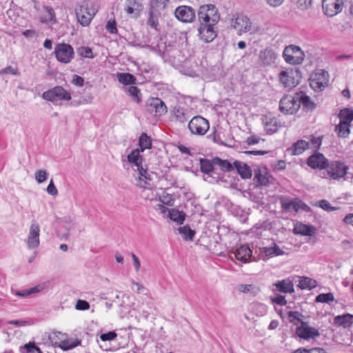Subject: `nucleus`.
Instances as JSON below:
<instances>
[{
    "label": "nucleus",
    "instance_id": "1",
    "mask_svg": "<svg viewBox=\"0 0 353 353\" xmlns=\"http://www.w3.org/2000/svg\"><path fill=\"white\" fill-rule=\"evenodd\" d=\"M139 149L133 150L127 157L128 162L133 167L137 176H134L137 185L141 188H148L150 181L152 180L150 174L147 170L143 167V157Z\"/></svg>",
    "mask_w": 353,
    "mask_h": 353
},
{
    "label": "nucleus",
    "instance_id": "2",
    "mask_svg": "<svg viewBox=\"0 0 353 353\" xmlns=\"http://www.w3.org/2000/svg\"><path fill=\"white\" fill-rule=\"evenodd\" d=\"M229 29L234 30L238 35L249 32L250 34H256L262 29L257 24L251 22L249 17L243 14L236 13L232 14L228 21Z\"/></svg>",
    "mask_w": 353,
    "mask_h": 353
},
{
    "label": "nucleus",
    "instance_id": "3",
    "mask_svg": "<svg viewBox=\"0 0 353 353\" xmlns=\"http://www.w3.org/2000/svg\"><path fill=\"white\" fill-rule=\"evenodd\" d=\"M198 19L201 25L216 26L220 20V14L214 5L204 4L199 9Z\"/></svg>",
    "mask_w": 353,
    "mask_h": 353
},
{
    "label": "nucleus",
    "instance_id": "4",
    "mask_svg": "<svg viewBox=\"0 0 353 353\" xmlns=\"http://www.w3.org/2000/svg\"><path fill=\"white\" fill-rule=\"evenodd\" d=\"M170 0H150L149 9V18L147 23L151 28L158 30L159 26V19L166 8Z\"/></svg>",
    "mask_w": 353,
    "mask_h": 353
},
{
    "label": "nucleus",
    "instance_id": "5",
    "mask_svg": "<svg viewBox=\"0 0 353 353\" xmlns=\"http://www.w3.org/2000/svg\"><path fill=\"white\" fill-rule=\"evenodd\" d=\"M97 11V5L92 1H84L75 8L77 19L82 26H88Z\"/></svg>",
    "mask_w": 353,
    "mask_h": 353
},
{
    "label": "nucleus",
    "instance_id": "6",
    "mask_svg": "<svg viewBox=\"0 0 353 353\" xmlns=\"http://www.w3.org/2000/svg\"><path fill=\"white\" fill-rule=\"evenodd\" d=\"M300 71L296 68H288L279 73V82L285 88L292 89L296 87L301 79Z\"/></svg>",
    "mask_w": 353,
    "mask_h": 353
},
{
    "label": "nucleus",
    "instance_id": "7",
    "mask_svg": "<svg viewBox=\"0 0 353 353\" xmlns=\"http://www.w3.org/2000/svg\"><path fill=\"white\" fill-rule=\"evenodd\" d=\"M321 145L319 137H312L310 140H299L296 141L289 150L292 155H299L307 149L317 150Z\"/></svg>",
    "mask_w": 353,
    "mask_h": 353
},
{
    "label": "nucleus",
    "instance_id": "8",
    "mask_svg": "<svg viewBox=\"0 0 353 353\" xmlns=\"http://www.w3.org/2000/svg\"><path fill=\"white\" fill-rule=\"evenodd\" d=\"M43 99L46 101L56 103L59 101H68L71 100L70 93L61 86H55L45 91L42 94Z\"/></svg>",
    "mask_w": 353,
    "mask_h": 353
},
{
    "label": "nucleus",
    "instance_id": "9",
    "mask_svg": "<svg viewBox=\"0 0 353 353\" xmlns=\"http://www.w3.org/2000/svg\"><path fill=\"white\" fill-rule=\"evenodd\" d=\"M283 55L285 61L291 65L301 64L305 57L304 52L298 46H287Z\"/></svg>",
    "mask_w": 353,
    "mask_h": 353
},
{
    "label": "nucleus",
    "instance_id": "10",
    "mask_svg": "<svg viewBox=\"0 0 353 353\" xmlns=\"http://www.w3.org/2000/svg\"><path fill=\"white\" fill-rule=\"evenodd\" d=\"M329 176L334 180H339L345 177L349 167L344 162L334 161L327 164L326 168Z\"/></svg>",
    "mask_w": 353,
    "mask_h": 353
},
{
    "label": "nucleus",
    "instance_id": "11",
    "mask_svg": "<svg viewBox=\"0 0 353 353\" xmlns=\"http://www.w3.org/2000/svg\"><path fill=\"white\" fill-rule=\"evenodd\" d=\"M188 128L192 134L202 136L205 134L209 130L210 124L205 118L201 116H196L189 122Z\"/></svg>",
    "mask_w": 353,
    "mask_h": 353
},
{
    "label": "nucleus",
    "instance_id": "12",
    "mask_svg": "<svg viewBox=\"0 0 353 353\" xmlns=\"http://www.w3.org/2000/svg\"><path fill=\"white\" fill-rule=\"evenodd\" d=\"M328 73L323 70H316L312 73L310 78V85L315 90H321L328 84Z\"/></svg>",
    "mask_w": 353,
    "mask_h": 353
},
{
    "label": "nucleus",
    "instance_id": "13",
    "mask_svg": "<svg viewBox=\"0 0 353 353\" xmlns=\"http://www.w3.org/2000/svg\"><path fill=\"white\" fill-rule=\"evenodd\" d=\"M299 109V103H297L296 95L284 96L280 101L279 110L285 114H293Z\"/></svg>",
    "mask_w": 353,
    "mask_h": 353
},
{
    "label": "nucleus",
    "instance_id": "14",
    "mask_svg": "<svg viewBox=\"0 0 353 353\" xmlns=\"http://www.w3.org/2000/svg\"><path fill=\"white\" fill-rule=\"evenodd\" d=\"M343 0H322L323 12L332 17L340 13L343 8Z\"/></svg>",
    "mask_w": 353,
    "mask_h": 353
},
{
    "label": "nucleus",
    "instance_id": "15",
    "mask_svg": "<svg viewBox=\"0 0 353 353\" xmlns=\"http://www.w3.org/2000/svg\"><path fill=\"white\" fill-rule=\"evenodd\" d=\"M147 110L157 117H161L167 112L165 103L159 98H151L147 101Z\"/></svg>",
    "mask_w": 353,
    "mask_h": 353
},
{
    "label": "nucleus",
    "instance_id": "16",
    "mask_svg": "<svg viewBox=\"0 0 353 353\" xmlns=\"http://www.w3.org/2000/svg\"><path fill=\"white\" fill-rule=\"evenodd\" d=\"M40 227L39 224L35 221H32L28 238L26 240L27 245L30 249H34L39 245L40 240Z\"/></svg>",
    "mask_w": 353,
    "mask_h": 353
},
{
    "label": "nucleus",
    "instance_id": "17",
    "mask_svg": "<svg viewBox=\"0 0 353 353\" xmlns=\"http://www.w3.org/2000/svg\"><path fill=\"white\" fill-rule=\"evenodd\" d=\"M176 19L183 23H191L196 17L194 9L190 6L178 7L174 12Z\"/></svg>",
    "mask_w": 353,
    "mask_h": 353
},
{
    "label": "nucleus",
    "instance_id": "18",
    "mask_svg": "<svg viewBox=\"0 0 353 353\" xmlns=\"http://www.w3.org/2000/svg\"><path fill=\"white\" fill-rule=\"evenodd\" d=\"M281 203L282 208L287 211L294 210L297 212L300 210H303L306 212H309L310 210V207L298 199L290 200L283 198L281 199Z\"/></svg>",
    "mask_w": 353,
    "mask_h": 353
},
{
    "label": "nucleus",
    "instance_id": "19",
    "mask_svg": "<svg viewBox=\"0 0 353 353\" xmlns=\"http://www.w3.org/2000/svg\"><path fill=\"white\" fill-rule=\"evenodd\" d=\"M259 253L263 261H266L274 256H282L285 254V252L275 243H272L270 246L260 248Z\"/></svg>",
    "mask_w": 353,
    "mask_h": 353
},
{
    "label": "nucleus",
    "instance_id": "20",
    "mask_svg": "<svg viewBox=\"0 0 353 353\" xmlns=\"http://www.w3.org/2000/svg\"><path fill=\"white\" fill-rule=\"evenodd\" d=\"M54 54L59 62L68 63L73 57L74 50L72 46H57Z\"/></svg>",
    "mask_w": 353,
    "mask_h": 353
},
{
    "label": "nucleus",
    "instance_id": "21",
    "mask_svg": "<svg viewBox=\"0 0 353 353\" xmlns=\"http://www.w3.org/2000/svg\"><path fill=\"white\" fill-rule=\"evenodd\" d=\"M296 333L299 337L307 340L314 339L320 335L317 329L308 325L305 322H302V324L296 327Z\"/></svg>",
    "mask_w": 353,
    "mask_h": 353
},
{
    "label": "nucleus",
    "instance_id": "22",
    "mask_svg": "<svg viewBox=\"0 0 353 353\" xmlns=\"http://www.w3.org/2000/svg\"><path fill=\"white\" fill-rule=\"evenodd\" d=\"M215 26L201 25L199 28V34L202 41L205 43L212 42L216 37V32L214 30Z\"/></svg>",
    "mask_w": 353,
    "mask_h": 353
},
{
    "label": "nucleus",
    "instance_id": "23",
    "mask_svg": "<svg viewBox=\"0 0 353 353\" xmlns=\"http://www.w3.org/2000/svg\"><path fill=\"white\" fill-rule=\"evenodd\" d=\"M327 159L321 153H316L307 159V165L314 169H323L327 168Z\"/></svg>",
    "mask_w": 353,
    "mask_h": 353
},
{
    "label": "nucleus",
    "instance_id": "24",
    "mask_svg": "<svg viewBox=\"0 0 353 353\" xmlns=\"http://www.w3.org/2000/svg\"><path fill=\"white\" fill-rule=\"evenodd\" d=\"M254 179H256L260 186H267L272 182L274 178L266 169H259L255 174Z\"/></svg>",
    "mask_w": 353,
    "mask_h": 353
},
{
    "label": "nucleus",
    "instance_id": "25",
    "mask_svg": "<svg viewBox=\"0 0 353 353\" xmlns=\"http://www.w3.org/2000/svg\"><path fill=\"white\" fill-rule=\"evenodd\" d=\"M294 233L302 236H312L316 233V228L313 225L297 223L294 228Z\"/></svg>",
    "mask_w": 353,
    "mask_h": 353
},
{
    "label": "nucleus",
    "instance_id": "26",
    "mask_svg": "<svg viewBox=\"0 0 353 353\" xmlns=\"http://www.w3.org/2000/svg\"><path fill=\"white\" fill-rule=\"evenodd\" d=\"M276 59V54L270 48H265L261 51L259 54L260 61L263 65H270L274 63Z\"/></svg>",
    "mask_w": 353,
    "mask_h": 353
},
{
    "label": "nucleus",
    "instance_id": "27",
    "mask_svg": "<svg viewBox=\"0 0 353 353\" xmlns=\"http://www.w3.org/2000/svg\"><path fill=\"white\" fill-rule=\"evenodd\" d=\"M234 166L243 179H248L252 177V170L247 164L239 161H235L234 162Z\"/></svg>",
    "mask_w": 353,
    "mask_h": 353
},
{
    "label": "nucleus",
    "instance_id": "28",
    "mask_svg": "<svg viewBox=\"0 0 353 353\" xmlns=\"http://www.w3.org/2000/svg\"><path fill=\"white\" fill-rule=\"evenodd\" d=\"M142 5L137 0H127L125 11L128 14L139 16Z\"/></svg>",
    "mask_w": 353,
    "mask_h": 353
},
{
    "label": "nucleus",
    "instance_id": "29",
    "mask_svg": "<svg viewBox=\"0 0 353 353\" xmlns=\"http://www.w3.org/2000/svg\"><path fill=\"white\" fill-rule=\"evenodd\" d=\"M252 256V250L247 245H241L235 252V257L242 262H247Z\"/></svg>",
    "mask_w": 353,
    "mask_h": 353
},
{
    "label": "nucleus",
    "instance_id": "30",
    "mask_svg": "<svg viewBox=\"0 0 353 353\" xmlns=\"http://www.w3.org/2000/svg\"><path fill=\"white\" fill-rule=\"evenodd\" d=\"M297 103H299V107L302 105L307 110H312L314 108V103L312 101L309 96L306 95L304 92H300L296 94Z\"/></svg>",
    "mask_w": 353,
    "mask_h": 353
},
{
    "label": "nucleus",
    "instance_id": "31",
    "mask_svg": "<svg viewBox=\"0 0 353 353\" xmlns=\"http://www.w3.org/2000/svg\"><path fill=\"white\" fill-rule=\"evenodd\" d=\"M274 285L278 291L283 293H292L294 291L293 283L289 279L279 281Z\"/></svg>",
    "mask_w": 353,
    "mask_h": 353
},
{
    "label": "nucleus",
    "instance_id": "32",
    "mask_svg": "<svg viewBox=\"0 0 353 353\" xmlns=\"http://www.w3.org/2000/svg\"><path fill=\"white\" fill-rule=\"evenodd\" d=\"M353 323V315L350 314H345L336 316L334 318V324L342 326L343 327H349Z\"/></svg>",
    "mask_w": 353,
    "mask_h": 353
},
{
    "label": "nucleus",
    "instance_id": "33",
    "mask_svg": "<svg viewBox=\"0 0 353 353\" xmlns=\"http://www.w3.org/2000/svg\"><path fill=\"white\" fill-rule=\"evenodd\" d=\"M42 23H54L56 21L54 10L48 6L44 7V13L40 17Z\"/></svg>",
    "mask_w": 353,
    "mask_h": 353
},
{
    "label": "nucleus",
    "instance_id": "34",
    "mask_svg": "<svg viewBox=\"0 0 353 353\" xmlns=\"http://www.w3.org/2000/svg\"><path fill=\"white\" fill-rule=\"evenodd\" d=\"M334 131L338 137L347 138L350 134V125L339 121V123L335 126Z\"/></svg>",
    "mask_w": 353,
    "mask_h": 353
},
{
    "label": "nucleus",
    "instance_id": "35",
    "mask_svg": "<svg viewBox=\"0 0 353 353\" xmlns=\"http://www.w3.org/2000/svg\"><path fill=\"white\" fill-rule=\"evenodd\" d=\"M46 288V283H41L30 289L23 290L20 292H17L15 294L18 296L25 297L32 294L42 292Z\"/></svg>",
    "mask_w": 353,
    "mask_h": 353
},
{
    "label": "nucleus",
    "instance_id": "36",
    "mask_svg": "<svg viewBox=\"0 0 353 353\" xmlns=\"http://www.w3.org/2000/svg\"><path fill=\"white\" fill-rule=\"evenodd\" d=\"M128 95L131 98L132 101L139 103L141 101V94L140 90L137 87L130 85L126 88Z\"/></svg>",
    "mask_w": 353,
    "mask_h": 353
},
{
    "label": "nucleus",
    "instance_id": "37",
    "mask_svg": "<svg viewBox=\"0 0 353 353\" xmlns=\"http://www.w3.org/2000/svg\"><path fill=\"white\" fill-rule=\"evenodd\" d=\"M116 76L119 83L123 85H127L135 83V77L130 73L118 72L117 73Z\"/></svg>",
    "mask_w": 353,
    "mask_h": 353
},
{
    "label": "nucleus",
    "instance_id": "38",
    "mask_svg": "<svg viewBox=\"0 0 353 353\" xmlns=\"http://www.w3.org/2000/svg\"><path fill=\"white\" fill-rule=\"evenodd\" d=\"M317 285V283L315 280L310 279L309 277H301L299 283V288L301 289H313L316 288Z\"/></svg>",
    "mask_w": 353,
    "mask_h": 353
},
{
    "label": "nucleus",
    "instance_id": "39",
    "mask_svg": "<svg viewBox=\"0 0 353 353\" xmlns=\"http://www.w3.org/2000/svg\"><path fill=\"white\" fill-rule=\"evenodd\" d=\"M340 122L351 125L353 121V110L350 109H344L341 110L339 113Z\"/></svg>",
    "mask_w": 353,
    "mask_h": 353
},
{
    "label": "nucleus",
    "instance_id": "40",
    "mask_svg": "<svg viewBox=\"0 0 353 353\" xmlns=\"http://www.w3.org/2000/svg\"><path fill=\"white\" fill-rule=\"evenodd\" d=\"M168 216L173 221L182 224L185 220V214L175 209L169 211Z\"/></svg>",
    "mask_w": 353,
    "mask_h": 353
},
{
    "label": "nucleus",
    "instance_id": "41",
    "mask_svg": "<svg viewBox=\"0 0 353 353\" xmlns=\"http://www.w3.org/2000/svg\"><path fill=\"white\" fill-rule=\"evenodd\" d=\"M139 145L140 147L139 150L143 152L145 149L150 148L152 145V141L145 133H143L139 137Z\"/></svg>",
    "mask_w": 353,
    "mask_h": 353
},
{
    "label": "nucleus",
    "instance_id": "42",
    "mask_svg": "<svg viewBox=\"0 0 353 353\" xmlns=\"http://www.w3.org/2000/svg\"><path fill=\"white\" fill-rule=\"evenodd\" d=\"M179 232L186 241H192L193 237L195 234L194 231L190 229V227L188 226H183L179 228Z\"/></svg>",
    "mask_w": 353,
    "mask_h": 353
},
{
    "label": "nucleus",
    "instance_id": "43",
    "mask_svg": "<svg viewBox=\"0 0 353 353\" xmlns=\"http://www.w3.org/2000/svg\"><path fill=\"white\" fill-rule=\"evenodd\" d=\"M214 161L223 171L230 172L234 168V163L232 164L228 160H222L221 159L216 158L214 159Z\"/></svg>",
    "mask_w": 353,
    "mask_h": 353
},
{
    "label": "nucleus",
    "instance_id": "44",
    "mask_svg": "<svg viewBox=\"0 0 353 353\" xmlns=\"http://www.w3.org/2000/svg\"><path fill=\"white\" fill-rule=\"evenodd\" d=\"M172 114L173 116L176 118V119L181 123H184L188 119V117H186V113L185 110L182 108H174Z\"/></svg>",
    "mask_w": 353,
    "mask_h": 353
},
{
    "label": "nucleus",
    "instance_id": "45",
    "mask_svg": "<svg viewBox=\"0 0 353 353\" xmlns=\"http://www.w3.org/2000/svg\"><path fill=\"white\" fill-rule=\"evenodd\" d=\"M279 126L277 121L274 119H270V121L265 123V129L266 132L270 134L276 132Z\"/></svg>",
    "mask_w": 353,
    "mask_h": 353
},
{
    "label": "nucleus",
    "instance_id": "46",
    "mask_svg": "<svg viewBox=\"0 0 353 353\" xmlns=\"http://www.w3.org/2000/svg\"><path fill=\"white\" fill-rule=\"evenodd\" d=\"M236 289L239 292L243 293H249L254 291H259V289L252 284H239L237 285Z\"/></svg>",
    "mask_w": 353,
    "mask_h": 353
},
{
    "label": "nucleus",
    "instance_id": "47",
    "mask_svg": "<svg viewBox=\"0 0 353 353\" xmlns=\"http://www.w3.org/2000/svg\"><path fill=\"white\" fill-rule=\"evenodd\" d=\"M334 300V296L332 293L320 294L316 297V302L318 303H330Z\"/></svg>",
    "mask_w": 353,
    "mask_h": 353
},
{
    "label": "nucleus",
    "instance_id": "48",
    "mask_svg": "<svg viewBox=\"0 0 353 353\" xmlns=\"http://www.w3.org/2000/svg\"><path fill=\"white\" fill-rule=\"evenodd\" d=\"M292 353H327L324 349L321 347H313L311 349H306L300 347L294 350Z\"/></svg>",
    "mask_w": 353,
    "mask_h": 353
},
{
    "label": "nucleus",
    "instance_id": "49",
    "mask_svg": "<svg viewBox=\"0 0 353 353\" xmlns=\"http://www.w3.org/2000/svg\"><path fill=\"white\" fill-rule=\"evenodd\" d=\"M201 170L205 174H210L213 170V165L210 161L201 159Z\"/></svg>",
    "mask_w": 353,
    "mask_h": 353
},
{
    "label": "nucleus",
    "instance_id": "50",
    "mask_svg": "<svg viewBox=\"0 0 353 353\" xmlns=\"http://www.w3.org/2000/svg\"><path fill=\"white\" fill-rule=\"evenodd\" d=\"M159 201L163 204L167 205H172L174 203V199L172 196L167 193H163L161 195H160Z\"/></svg>",
    "mask_w": 353,
    "mask_h": 353
},
{
    "label": "nucleus",
    "instance_id": "51",
    "mask_svg": "<svg viewBox=\"0 0 353 353\" xmlns=\"http://www.w3.org/2000/svg\"><path fill=\"white\" fill-rule=\"evenodd\" d=\"M79 54L85 58H93V53L90 48L86 46H82L78 50Z\"/></svg>",
    "mask_w": 353,
    "mask_h": 353
},
{
    "label": "nucleus",
    "instance_id": "52",
    "mask_svg": "<svg viewBox=\"0 0 353 353\" xmlns=\"http://www.w3.org/2000/svg\"><path fill=\"white\" fill-rule=\"evenodd\" d=\"M301 314L296 311H290L288 313V317L290 321L294 325H296L298 322L302 324V320L300 319Z\"/></svg>",
    "mask_w": 353,
    "mask_h": 353
},
{
    "label": "nucleus",
    "instance_id": "53",
    "mask_svg": "<svg viewBox=\"0 0 353 353\" xmlns=\"http://www.w3.org/2000/svg\"><path fill=\"white\" fill-rule=\"evenodd\" d=\"M48 174L44 170H39L35 172V179L39 183H43L47 179Z\"/></svg>",
    "mask_w": 353,
    "mask_h": 353
},
{
    "label": "nucleus",
    "instance_id": "54",
    "mask_svg": "<svg viewBox=\"0 0 353 353\" xmlns=\"http://www.w3.org/2000/svg\"><path fill=\"white\" fill-rule=\"evenodd\" d=\"M0 74L1 75H8V74L19 75V70L17 68H14L11 66H8L6 68H3L1 70H0Z\"/></svg>",
    "mask_w": 353,
    "mask_h": 353
},
{
    "label": "nucleus",
    "instance_id": "55",
    "mask_svg": "<svg viewBox=\"0 0 353 353\" xmlns=\"http://www.w3.org/2000/svg\"><path fill=\"white\" fill-rule=\"evenodd\" d=\"M318 206L327 212L336 210L338 209L337 208L332 207L330 202L325 199L321 200L319 202Z\"/></svg>",
    "mask_w": 353,
    "mask_h": 353
},
{
    "label": "nucleus",
    "instance_id": "56",
    "mask_svg": "<svg viewBox=\"0 0 353 353\" xmlns=\"http://www.w3.org/2000/svg\"><path fill=\"white\" fill-rule=\"evenodd\" d=\"M312 0H297L296 6L301 10L308 9L311 6Z\"/></svg>",
    "mask_w": 353,
    "mask_h": 353
},
{
    "label": "nucleus",
    "instance_id": "57",
    "mask_svg": "<svg viewBox=\"0 0 353 353\" xmlns=\"http://www.w3.org/2000/svg\"><path fill=\"white\" fill-rule=\"evenodd\" d=\"M117 336L115 332H109L108 333L102 334L100 336V339L103 341H110L114 340Z\"/></svg>",
    "mask_w": 353,
    "mask_h": 353
},
{
    "label": "nucleus",
    "instance_id": "58",
    "mask_svg": "<svg viewBox=\"0 0 353 353\" xmlns=\"http://www.w3.org/2000/svg\"><path fill=\"white\" fill-rule=\"evenodd\" d=\"M75 308L78 310H86L90 308V304L88 302L84 300H78Z\"/></svg>",
    "mask_w": 353,
    "mask_h": 353
},
{
    "label": "nucleus",
    "instance_id": "59",
    "mask_svg": "<svg viewBox=\"0 0 353 353\" xmlns=\"http://www.w3.org/2000/svg\"><path fill=\"white\" fill-rule=\"evenodd\" d=\"M47 192L52 196H57L58 194V190L54 186V182L52 180H50L49 185L47 187Z\"/></svg>",
    "mask_w": 353,
    "mask_h": 353
},
{
    "label": "nucleus",
    "instance_id": "60",
    "mask_svg": "<svg viewBox=\"0 0 353 353\" xmlns=\"http://www.w3.org/2000/svg\"><path fill=\"white\" fill-rule=\"evenodd\" d=\"M24 347L26 349L28 353L32 352L34 350H36L38 353H41V350L35 345L34 343H28L24 345Z\"/></svg>",
    "mask_w": 353,
    "mask_h": 353
},
{
    "label": "nucleus",
    "instance_id": "61",
    "mask_svg": "<svg viewBox=\"0 0 353 353\" xmlns=\"http://www.w3.org/2000/svg\"><path fill=\"white\" fill-rule=\"evenodd\" d=\"M72 83L77 86L82 87L84 84V79L83 77H81L79 75L74 74L73 76Z\"/></svg>",
    "mask_w": 353,
    "mask_h": 353
},
{
    "label": "nucleus",
    "instance_id": "62",
    "mask_svg": "<svg viewBox=\"0 0 353 353\" xmlns=\"http://www.w3.org/2000/svg\"><path fill=\"white\" fill-rule=\"evenodd\" d=\"M272 8H277L283 4L285 0H264Z\"/></svg>",
    "mask_w": 353,
    "mask_h": 353
},
{
    "label": "nucleus",
    "instance_id": "63",
    "mask_svg": "<svg viewBox=\"0 0 353 353\" xmlns=\"http://www.w3.org/2000/svg\"><path fill=\"white\" fill-rule=\"evenodd\" d=\"M131 256H132V259L133 261V264L134 266L135 271L137 272H138L141 268V262L135 254L131 253Z\"/></svg>",
    "mask_w": 353,
    "mask_h": 353
},
{
    "label": "nucleus",
    "instance_id": "64",
    "mask_svg": "<svg viewBox=\"0 0 353 353\" xmlns=\"http://www.w3.org/2000/svg\"><path fill=\"white\" fill-rule=\"evenodd\" d=\"M106 30L112 34L115 33L117 30L115 21H109L106 25Z\"/></svg>",
    "mask_w": 353,
    "mask_h": 353
}]
</instances>
